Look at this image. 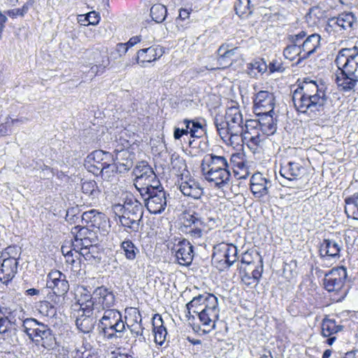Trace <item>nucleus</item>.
I'll list each match as a JSON object with an SVG mask.
<instances>
[{
	"mask_svg": "<svg viewBox=\"0 0 358 358\" xmlns=\"http://www.w3.org/2000/svg\"><path fill=\"white\" fill-rule=\"evenodd\" d=\"M241 280L243 282L248 286H250L252 285H256L258 284L256 280L252 276H250L248 273L243 274L242 275Z\"/></svg>",
	"mask_w": 358,
	"mask_h": 358,
	"instance_id": "obj_59",
	"label": "nucleus"
},
{
	"mask_svg": "<svg viewBox=\"0 0 358 358\" xmlns=\"http://www.w3.org/2000/svg\"><path fill=\"white\" fill-rule=\"evenodd\" d=\"M208 224H203L201 226L193 225L184 223L182 231L188 236L193 241L203 238L204 232H207Z\"/></svg>",
	"mask_w": 358,
	"mask_h": 358,
	"instance_id": "obj_32",
	"label": "nucleus"
},
{
	"mask_svg": "<svg viewBox=\"0 0 358 358\" xmlns=\"http://www.w3.org/2000/svg\"><path fill=\"white\" fill-rule=\"evenodd\" d=\"M273 95L267 91L259 92L254 99V107L259 114L273 113Z\"/></svg>",
	"mask_w": 358,
	"mask_h": 358,
	"instance_id": "obj_20",
	"label": "nucleus"
},
{
	"mask_svg": "<svg viewBox=\"0 0 358 358\" xmlns=\"http://www.w3.org/2000/svg\"><path fill=\"white\" fill-rule=\"evenodd\" d=\"M20 249L17 246H9L6 248L4 252L2 253L0 259L12 258L17 259V255L19 253Z\"/></svg>",
	"mask_w": 358,
	"mask_h": 358,
	"instance_id": "obj_51",
	"label": "nucleus"
},
{
	"mask_svg": "<svg viewBox=\"0 0 358 358\" xmlns=\"http://www.w3.org/2000/svg\"><path fill=\"white\" fill-rule=\"evenodd\" d=\"M345 212L348 217L358 220V192L345 199Z\"/></svg>",
	"mask_w": 358,
	"mask_h": 358,
	"instance_id": "obj_36",
	"label": "nucleus"
},
{
	"mask_svg": "<svg viewBox=\"0 0 358 358\" xmlns=\"http://www.w3.org/2000/svg\"><path fill=\"white\" fill-rule=\"evenodd\" d=\"M116 157L115 161L117 162L115 163V169L119 173H124L129 171L131 168H132L134 165L133 162V155L127 150H115Z\"/></svg>",
	"mask_w": 358,
	"mask_h": 358,
	"instance_id": "obj_28",
	"label": "nucleus"
},
{
	"mask_svg": "<svg viewBox=\"0 0 358 358\" xmlns=\"http://www.w3.org/2000/svg\"><path fill=\"white\" fill-rule=\"evenodd\" d=\"M306 36L305 31H301L296 34L289 35L288 36L289 45L284 49L283 55L285 57L290 61L294 60L296 57L299 58L297 63H299L302 59V50L300 46V42Z\"/></svg>",
	"mask_w": 358,
	"mask_h": 358,
	"instance_id": "obj_16",
	"label": "nucleus"
},
{
	"mask_svg": "<svg viewBox=\"0 0 358 358\" xmlns=\"http://www.w3.org/2000/svg\"><path fill=\"white\" fill-rule=\"evenodd\" d=\"M309 14L320 18L323 16V11L319 6H315L310 8Z\"/></svg>",
	"mask_w": 358,
	"mask_h": 358,
	"instance_id": "obj_61",
	"label": "nucleus"
},
{
	"mask_svg": "<svg viewBox=\"0 0 358 358\" xmlns=\"http://www.w3.org/2000/svg\"><path fill=\"white\" fill-rule=\"evenodd\" d=\"M18 262L16 259H0V281L8 284L15 277L17 271Z\"/></svg>",
	"mask_w": 358,
	"mask_h": 358,
	"instance_id": "obj_23",
	"label": "nucleus"
},
{
	"mask_svg": "<svg viewBox=\"0 0 358 358\" xmlns=\"http://www.w3.org/2000/svg\"><path fill=\"white\" fill-rule=\"evenodd\" d=\"M238 48H231L229 44H222L220 46L217 52V62L220 68L224 69L231 65L236 55L238 54Z\"/></svg>",
	"mask_w": 358,
	"mask_h": 358,
	"instance_id": "obj_26",
	"label": "nucleus"
},
{
	"mask_svg": "<svg viewBox=\"0 0 358 358\" xmlns=\"http://www.w3.org/2000/svg\"><path fill=\"white\" fill-rule=\"evenodd\" d=\"M257 259L259 260V259H262L259 254L256 252H249L247 251L245 253L243 254L242 258H241V262L243 264H245L247 265H250L254 264L255 259Z\"/></svg>",
	"mask_w": 358,
	"mask_h": 358,
	"instance_id": "obj_50",
	"label": "nucleus"
},
{
	"mask_svg": "<svg viewBox=\"0 0 358 358\" xmlns=\"http://www.w3.org/2000/svg\"><path fill=\"white\" fill-rule=\"evenodd\" d=\"M83 306L84 304L80 306L83 313L77 317L76 324L81 332L88 334L94 329V320L91 316L92 314V308L86 306L85 304V306Z\"/></svg>",
	"mask_w": 358,
	"mask_h": 358,
	"instance_id": "obj_25",
	"label": "nucleus"
},
{
	"mask_svg": "<svg viewBox=\"0 0 358 358\" xmlns=\"http://www.w3.org/2000/svg\"><path fill=\"white\" fill-rule=\"evenodd\" d=\"M86 20L88 21L90 24L96 25L99 22L100 16L98 13L92 11L87 13Z\"/></svg>",
	"mask_w": 358,
	"mask_h": 358,
	"instance_id": "obj_56",
	"label": "nucleus"
},
{
	"mask_svg": "<svg viewBox=\"0 0 358 358\" xmlns=\"http://www.w3.org/2000/svg\"><path fill=\"white\" fill-rule=\"evenodd\" d=\"M76 254L83 256L86 261L91 264L99 263L101 259V253L98 251L96 246L81 248L80 251Z\"/></svg>",
	"mask_w": 358,
	"mask_h": 358,
	"instance_id": "obj_37",
	"label": "nucleus"
},
{
	"mask_svg": "<svg viewBox=\"0 0 358 358\" xmlns=\"http://www.w3.org/2000/svg\"><path fill=\"white\" fill-rule=\"evenodd\" d=\"M303 171V166L295 162H287L280 166V173L287 180H293L301 176Z\"/></svg>",
	"mask_w": 358,
	"mask_h": 358,
	"instance_id": "obj_30",
	"label": "nucleus"
},
{
	"mask_svg": "<svg viewBox=\"0 0 358 358\" xmlns=\"http://www.w3.org/2000/svg\"><path fill=\"white\" fill-rule=\"evenodd\" d=\"M343 326L336 324L333 319L325 317L322 322V334L324 337H329L341 331Z\"/></svg>",
	"mask_w": 358,
	"mask_h": 358,
	"instance_id": "obj_35",
	"label": "nucleus"
},
{
	"mask_svg": "<svg viewBox=\"0 0 358 358\" xmlns=\"http://www.w3.org/2000/svg\"><path fill=\"white\" fill-rule=\"evenodd\" d=\"M48 288L51 289L57 296H62L67 293L69 285L66 276L59 271H52L48 275L46 282Z\"/></svg>",
	"mask_w": 358,
	"mask_h": 358,
	"instance_id": "obj_15",
	"label": "nucleus"
},
{
	"mask_svg": "<svg viewBox=\"0 0 358 358\" xmlns=\"http://www.w3.org/2000/svg\"><path fill=\"white\" fill-rule=\"evenodd\" d=\"M218 249L213 253V258L217 257L220 262H224V268H228L233 265L237 260V248L234 245L221 244L218 246Z\"/></svg>",
	"mask_w": 358,
	"mask_h": 358,
	"instance_id": "obj_18",
	"label": "nucleus"
},
{
	"mask_svg": "<svg viewBox=\"0 0 358 358\" xmlns=\"http://www.w3.org/2000/svg\"><path fill=\"white\" fill-rule=\"evenodd\" d=\"M356 22L355 17L352 13H343L336 18V24L344 30L351 29Z\"/></svg>",
	"mask_w": 358,
	"mask_h": 358,
	"instance_id": "obj_39",
	"label": "nucleus"
},
{
	"mask_svg": "<svg viewBox=\"0 0 358 358\" xmlns=\"http://www.w3.org/2000/svg\"><path fill=\"white\" fill-rule=\"evenodd\" d=\"M38 170H41V173H42L41 178L43 180L50 179L55 175L54 169L45 164L40 166Z\"/></svg>",
	"mask_w": 358,
	"mask_h": 358,
	"instance_id": "obj_53",
	"label": "nucleus"
},
{
	"mask_svg": "<svg viewBox=\"0 0 358 358\" xmlns=\"http://www.w3.org/2000/svg\"><path fill=\"white\" fill-rule=\"evenodd\" d=\"M39 312L46 317H54L56 315L57 310L55 307L49 301H43L38 305Z\"/></svg>",
	"mask_w": 358,
	"mask_h": 358,
	"instance_id": "obj_46",
	"label": "nucleus"
},
{
	"mask_svg": "<svg viewBox=\"0 0 358 358\" xmlns=\"http://www.w3.org/2000/svg\"><path fill=\"white\" fill-rule=\"evenodd\" d=\"M189 12L186 9H181L179 13V16L176 19L177 26L180 25V22L185 20L189 18Z\"/></svg>",
	"mask_w": 358,
	"mask_h": 358,
	"instance_id": "obj_60",
	"label": "nucleus"
},
{
	"mask_svg": "<svg viewBox=\"0 0 358 358\" xmlns=\"http://www.w3.org/2000/svg\"><path fill=\"white\" fill-rule=\"evenodd\" d=\"M113 155L103 150H95L90 154L85 160V166L89 171L95 175L108 172V168L115 169Z\"/></svg>",
	"mask_w": 358,
	"mask_h": 358,
	"instance_id": "obj_10",
	"label": "nucleus"
},
{
	"mask_svg": "<svg viewBox=\"0 0 358 358\" xmlns=\"http://www.w3.org/2000/svg\"><path fill=\"white\" fill-rule=\"evenodd\" d=\"M115 295L112 291L106 287L101 286L95 289L93 295L90 301L85 303L86 306L94 309L105 310L106 308L110 309L115 303Z\"/></svg>",
	"mask_w": 358,
	"mask_h": 358,
	"instance_id": "obj_12",
	"label": "nucleus"
},
{
	"mask_svg": "<svg viewBox=\"0 0 358 358\" xmlns=\"http://www.w3.org/2000/svg\"><path fill=\"white\" fill-rule=\"evenodd\" d=\"M115 220L126 231L137 232L143 219V208L136 200L126 201L124 204H115L113 206Z\"/></svg>",
	"mask_w": 358,
	"mask_h": 358,
	"instance_id": "obj_6",
	"label": "nucleus"
},
{
	"mask_svg": "<svg viewBox=\"0 0 358 358\" xmlns=\"http://www.w3.org/2000/svg\"><path fill=\"white\" fill-rule=\"evenodd\" d=\"M234 9L240 17L250 14L252 11L250 8V0H237L234 4Z\"/></svg>",
	"mask_w": 358,
	"mask_h": 358,
	"instance_id": "obj_45",
	"label": "nucleus"
},
{
	"mask_svg": "<svg viewBox=\"0 0 358 358\" xmlns=\"http://www.w3.org/2000/svg\"><path fill=\"white\" fill-rule=\"evenodd\" d=\"M243 133L245 136L243 137L241 136V138H242L243 141H244V140L247 141L246 144L248 148L254 154L260 152L266 144L267 137L264 134H259V131L252 135L250 129H248V132L244 131Z\"/></svg>",
	"mask_w": 358,
	"mask_h": 358,
	"instance_id": "obj_27",
	"label": "nucleus"
},
{
	"mask_svg": "<svg viewBox=\"0 0 358 358\" xmlns=\"http://www.w3.org/2000/svg\"><path fill=\"white\" fill-rule=\"evenodd\" d=\"M193 245L186 239H182L175 245L176 258L182 266H189L193 260Z\"/></svg>",
	"mask_w": 358,
	"mask_h": 358,
	"instance_id": "obj_19",
	"label": "nucleus"
},
{
	"mask_svg": "<svg viewBox=\"0 0 358 358\" xmlns=\"http://www.w3.org/2000/svg\"><path fill=\"white\" fill-rule=\"evenodd\" d=\"M98 330L100 334L108 340L122 338L126 326L121 313L116 309L106 310L99 320Z\"/></svg>",
	"mask_w": 358,
	"mask_h": 358,
	"instance_id": "obj_8",
	"label": "nucleus"
},
{
	"mask_svg": "<svg viewBox=\"0 0 358 358\" xmlns=\"http://www.w3.org/2000/svg\"><path fill=\"white\" fill-rule=\"evenodd\" d=\"M162 55L161 48L155 46L143 48L136 52V63L141 67H145L148 64L157 60Z\"/></svg>",
	"mask_w": 358,
	"mask_h": 358,
	"instance_id": "obj_22",
	"label": "nucleus"
},
{
	"mask_svg": "<svg viewBox=\"0 0 358 358\" xmlns=\"http://www.w3.org/2000/svg\"><path fill=\"white\" fill-rule=\"evenodd\" d=\"M259 265L257 266L255 268L252 272V276L256 280V281L259 283V279L262 277V274L263 272V263L262 259H259Z\"/></svg>",
	"mask_w": 358,
	"mask_h": 358,
	"instance_id": "obj_55",
	"label": "nucleus"
},
{
	"mask_svg": "<svg viewBox=\"0 0 358 358\" xmlns=\"http://www.w3.org/2000/svg\"><path fill=\"white\" fill-rule=\"evenodd\" d=\"M246 131L248 129H259L264 136H270L276 131V124L274 122L271 113L262 114L259 120H248L245 121Z\"/></svg>",
	"mask_w": 358,
	"mask_h": 358,
	"instance_id": "obj_14",
	"label": "nucleus"
},
{
	"mask_svg": "<svg viewBox=\"0 0 358 358\" xmlns=\"http://www.w3.org/2000/svg\"><path fill=\"white\" fill-rule=\"evenodd\" d=\"M127 327L130 330L131 333L135 337H138L139 336H143V332L144 328L143 327L141 322L129 324Z\"/></svg>",
	"mask_w": 358,
	"mask_h": 358,
	"instance_id": "obj_54",
	"label": "nucleus"
},
{
	"mask_svg": "<svg viewBox=\"0 0 358 358\" xmlns=\"http://www.w3.org/2000/svg\"><path fill=\"white\" fill-rule=\"evenodd\" d=\"M153 332L155 336V342L162 345L166 341L167 331L164 326L162 317L159 314H155L152 318Z\"/></svg>",
	"mask_w": 358,
	"mask_h": 358,
	"instance_id": "obj_31",
	"label": "nucleus"
},
{
	"mask_svg": "<svg viewBox=\"0 0 358 358\" xmlns=\"http://www.w3.org/2000/svg\"><path fill=\"white\" fill-rule=\"evenodd\" d=\"M96 237L94 238H85L81 241L72 242V247L75 253H78L81 248H87L88 247L96 246L95 242Z\"/></svg>",
	"mask_w": 358,
	"mask_h": 358,
	"instance_id": "obj_47",
	"label": "nucleus"
},
{
	"mask_svg": "<svg viewBox=\"0 0 358 358\" xmlns=\"http://www.w3.org/2000/svg\"><path fill=\"white\" fill-rule=\"evenodd\" d=\"M205 132L203 124L197 120H192L191 124V131L189 134L192 137L200 138Z\"/></svg>",
	"mask_w": 358,
	"mask_h": 358,
	"instance_id": "obj_48",
	"label": "nucleus"
},
{
	"mask_svg": "<svg viewBox=\"0 0 358 358\" xmlns=\"http://www.w3.org/2000/svg\"><path fill=\"white\" fill-rule=\"evenodd\" d=\"M120 249L125 258L129 261H134L140 253L139 249L129 239H126L121 243Z\"/></svg>",
	"mask_w": 358,
	"mask_h": 358,
	"instance_id": "obj_34",
	"label": "nucleus"
},
{
	"mask_svg": "<svg viewBox=\"0 0 358 358\" xmlns=\"http://www.w3.org/2000/svg\"><path fill=\"white\" fill-rule=\"evenodd\" d=\"M346 278L347 270L344 266L334 268L325 274L324 288L329 292H338L343 288Z\"/></svg>",
	"mask_w": 358,
	"mask_h": 358,
	"instance_id": "obj_13",
	"label": "nucleus"
},
{
	"mask_svg": "<svg viewBox=\"0 0 358 358\" xmlns=\"http://www.w3.org/2000/svg\"><path fill=\"white\" fill-rule=\"evenodd\" d=\"M266 69V64L262 60L255 61L248 64L247 73L251 77H257L258 73H263Z\"/></svg>",
	"mask_w": 358,
	"mask_h": 358,
	"instance_id": "obj_42",
	"label": "nucleus"
},
{
	"mask_svg": "<svg viewBox=\"0 0 358 358\" xmlns=\"http://www.w3.org/2000/svg\"><path fill=\"white\" fill-rule=\"evenodd\" d=\"M81 189L83 194L88 196L92 200L97 197L99 193L96 182L94 180L83 182Z\"/></svg>",
	"mask_w": 358,
	"mask_h": 358,
	"instance_id": "obj_41",
	"label": "nucleus"
},
{
	"mask_svg": "<svg viewBox=\"0 0 358 358\" xmlns=\"http://www.w3.org/2000/svg\"><path fill=\"white\" fill-rule=\"evenodd\" d=\"M214 124L221 138L230 144H234L246 130L243 114L236 103L227 108L224 115H216Z\"/></svg>",
	"mask_w": 358,
	"mask_h": 358,
	"instance_id": "obj_4",
	"label": "nucleus"
},
{
	"mask_svg": "<svg viewBox=\"0 0 358 358\" xmlns=\"http://www.w3.org/2000/svg\"><path fill=\"white\" fill-rule=\"evenodd\" d=\"M184 135H185V136L187 135V129H184V128H182V129L177 128V127L175 128L174 133H173V136H174L175 139L179 140Z\"/></svg>",
	"mask_w": 358,
	"mask_h": 358,
	"instance_id": "obj_62",
	"label": "nucleus"
},
{
	"mask_svg": "<svg viewBox=\"0 0 358 358\" xmlns=\"http://www.w3.org/2000/svg\"><path fill=\"white\" fill-rule=\"evenodd\" d=\"M184 223H188L193 225L201 226L203 224H208V222H213L214 219L206 217L201 212L193 211L187 212L184 214L183 217Z\"/></svg>",
	"mask_w": 358,
	"mask_h": 358,
	"instance_id": "obj_33",
	"label": "nucleus"
},
{
	"mask_svg": "<svg viewBox=\"0 0 358 358\" xmlns=\"http://www.w3.org/2000/svg\"><path fill=\"white\" fill-rule=\"evenodd\" d=\"M202 175L205 179L222 188L230 180L229 164L224 156L208 154L203 157L201 164Z\"/></svg>",
	"mask_w": 358,
	"mask_h": 358,
	"instance_id": "obj_5",
	"label": "nucleus"
},
{
	"mask_svg": "<svg viewBox=\"0 0 358 358\" xmlns=\"http://www.w3.org/2000/svg\"><path fill=\"white\" fill-rule=\"evenodd\" d=\"M321 37L317 34L307 36L300 42L302 59H306L317 52L320 47Z\"/></svg>",
	"mask_w": 358,
	"mask_h": 358,
	"instance_id": "obj_24",
	"label": "nucleus"
},
{
	"mask_svg": "<svg viewBox=\"0 0 358 358\" xmlns=\"http://www.w3.org/2000/svg\"><path fill=\"white\" fill-rule=\"evenodd\" d=\"M166 8L162 4H155L150 8L152 19L157 23L162 22L166 16Z\"/></svg>",
	"mask_w": 358,
	"mask_h": 358,
	"instance_id": "obj_43",
	"label": "nucleus"
},
{
	"mask_svg": "<svg viewBox=\"0 0 358 358\" xmlns=\"http://www.w3.org/2000/svg\"><path fill=\"white\" fill-rule=\"evenodd\" d=\"M127 315L125 316V325L128 327L129 324L136 323H141L142 322V317L140 311L136 308H130L127 310Z\"/></svg>",
	"mask_w": 358,
	"mask_h": 358,
	"instance_id": "obj_44",
	"label": "nucleus"
},
{
	"mask_svg": "<svg viewBox=\"0 0 358 358\" xmlns=\"http://www.w3.org/2000/svg\"><path fill=\"white\" fill-rule=\"evenodd\" d=\"M335 63L338 67L335 81L338 90L343 92L354 90L358 83V48H342Z\"/></svg>",
	"mask_w": 358,
	"mask_h": 358,
	"instance_id": "obj_2",
	"label": "nucleus"
},
{
	"mask_svg": "<svg viewBox=\"0 0 358 358\" xmlns=\"http://www.w3.org/2000/svg\"><path fill=\"white\" fill-rule=\"evenodd\" d=\"M179 189L187 197L199 199L203 194V189L200 183L194 178L185 176L178 180Z\"/></svg>",
	"mask_w": 358,
	"mask_h": 358,
	"instance_id": "obj_17",
	"label": "nucleus"
},
{
	"mask_svg": "<svg viewBox=\"0 0 358 358\" xmlns=\"http://www.w3.org/2000/svg\"><path fill=\"white\" fill-rule=\"evenodd\" d=\"M341 248V241L337 242L333 239H324L320 245V254L322 257L338 258Z\"/></svg>",
	"mask_w": 358,
	"mask_h": 358,
	"instance_id": "obj_29",
	"label": "nucleus"
},
{
	"mask_svg": "<svg viewBox=\"0 0 358 358\" xmlns=\"http://www.w3.org/2000/svg\"><path fill=\"white\" fill-rule=\"evenodd\" d=\"M148 210L152 214L162 213L167 206L166 193L162 185L141 194Z\"/></svg>",
	"mask_w": 358,
	"mask_h": 358,
	"instance_id": "obj_11",
	"label": "nucleus"
},
{
	"mask_svg": "<svg viewBox=\"0 0 358 358\" xmlns=\"http://www.w3.org/2000/svg\"><path fill=\"white\" fill-rule=\"evenodd\" d=\"M29 3H26L23 5L21 8H15L8 11V15L11 17H15L17 16H24L29 10Z\"/></svg>",
	"mask_w": 358,
	"mask_h": 358,
	"instance_id": "obj_52",
	"label": "nucleus"
},
{
	"mask_svg": "<svg viewBox=\"0 0 358 358\" xmlns=\"http://www.w3.org/2000/svg\"><path fill=\"white\" fill-rule=\"evenodd\" d=\"M95 210H91L90 211H87L83 213L81 215V218L83 220H85L86 222H92V219L94 217Z\"/></svg>",
	"mask_w": 358,
	"mask_h": 358,
	"instance_id": "obj_63",
	"label": "nucleus"
},
{
	"mask_svg": "<svg viewBox=\"0 0 358 358\" xmlns=\"http://www.w3.org/2000/svg\"><path fill=\"white\" fill-rule=\"evenodd\" d=\"M134 173L136 177L134 186L140 194L161 185L152 169L145 162L138 164L134 169Z\"/></svg>",
	"mask_w": 358,
	"mask_h": 358,
	"instance_id": "obj_9",
	"label": "nucleus"
},
{
	"mask_svg": "<svg viewBox=\"0 0 358 358\" xmlns=\"http://www.w3.org/2000/svg\"><path fill=\"white\" fill-rule=\"evenodd\" d=\"M234 167L238 169L240 171H241L243 172V173H244L243 175L240 176V178H246V176L248 174V166L246 165V163H245V161L244 159H242L241 161H240V162Z\"/></svg>",
	"mask_w": 358,
	"mask_h": 358,
	"instance_id": "obj_58",
	"label": "nucleus"
},
{
	"mask_svg": "<svg viewBox=\"0 0 358 358\" xmlns=\"http://www.w3.org/2000/svg\"><path fill=\"white\" fill-rule=\"evenodd\" d=\"M171 166L173 171L178 176L185 177V176L184 175V171H186L188 173L185 159L180 157L177 155H172L171 159Z\"/></svg>",
	"mask_w": 358,
	"mask_h": 358,
	"instance_id": "obj_40",
	"label": "nucleus"
},
{
	"mask_svg": "<svg viewBox=\"0 0 358 358\" xmlns=\"http://www.w3.org/2000/svg\"><path fill=\"white\" fill-rule=\"evenodd\" d=\"M71 234L74 236L73 242H78L85 240V238H96L95 233L85 227L76 226L71 230Z\"/></svg>",
	"mask_w": 358,
	"mask_h": 358,
	"instance_id": "obj_38",
	"label": "nucleus"
},
{
	"mask_svg": "<svg viewBox=\"0 0 358 358\" xmlns=\"http://www.w3.org/2000/svg\"><path fill=\"white\" fill-rule=\"evenodd\" d=\"M271 187V180L260 173L253 174L250 178V190L256 198L260 199L267 195Z\"/></svg>",
	"mask_w": 358,
	"mask_h": 358,
	"instance_id": "obj_21",
	"label": "nucleus"
},
{
	"mask_svg": "<svg viewBox=\"0 0 358 358\" xmlns=\"http://www.w3.org/2000/svg\"><path fill=\"white\" fill-rule=\"evenodd\" d=\"M76 210V209H74V208H71V209H69L67 211H66V221L69 222V223H74L76 222V220H78L80 218L79 216H77L75 213V211Z\"/></svg>",
	"mask_w": 358,
	"mask_h": 358,
	"instance_id": "obj_57",
	"label": "nucleus"
},
{
	"mask_svg": "<svg viewBox=\"0 0 358 358\" xmlns=\"http://www.w3.org/2000/svg\"><path fill=\"white\" fill-rule=\"evenodd\" d=\"M129 46L127 45H126V43H120L118 44H117L116 45V50L117 51V52L120 54V55H125L127 53V52L129 50Z\"/></svg>",
	"mask_w": 358,
	"mask_h": 358,
	"instance_id": "obj_64",
	"label": "nucleus"
},
{
	"mask_svg": "<svg viewBox=\"0 0 358 358\" xmlns=\"http://www.w3.org/2000/svg\"><path fill=\"white\" fill-rule=\"evenodd\" d=\"M5 308L0 306V334H6L10 328V321L6 315Z\"/></svg>",
	"mask_w": 358,
	"mask_h": 358,
	"instance_id": "obj_49",
	"label": "nucleus"
},
{
	"mask_svg": "<svg viewBox=\"0 0 358 358\" xmlns=\"http://www.w3.org/2000/svg\"><path fill=\"white\" fill-rule=\"evenodd\" d=\"M292 101L299 112L317 115L324 111L327 96L315 81L306 78L294 90Z\"/></svg>",
	"mask_w": 358,
	"mask_h": 358,
	"instance_id": "obj_1",
	"label": "nucleus"
},
{
	"mask_svg": "<svg viewBox=\"0 0 358 358\" xmlns=\"http://www.w3.org/2000/svg\"><path fill=\"white\" fill-rule=\"evenodd\" d=\"M188 313L196 314L203 327V333H209L215 327L219 318L220 308L217 298L210 293H204L194 297L186 305Z\"/></svg>",
	"mask_w": 358,
	"mask_h": 358,
	"instance_id": "obj_3",
	"label": "nucleus"
},
{
	"mask_svg": "<svg viewBox=\"0 0 358 358\" xmlns=\"http://www.w3.org/2000/svg\"><path fill=\"white\" fill-rule=\"evenodd\" d=\"M21 329L36 345L48 350L54 348L55 338L48 325L38 322L36 319L27 318L22 322Z\"/></svg>",
	"mask_w": 358,
	"mask_h": 358,
	"instance_id": "obj_7",
	"label": "nucleus"
}]
</instances>
